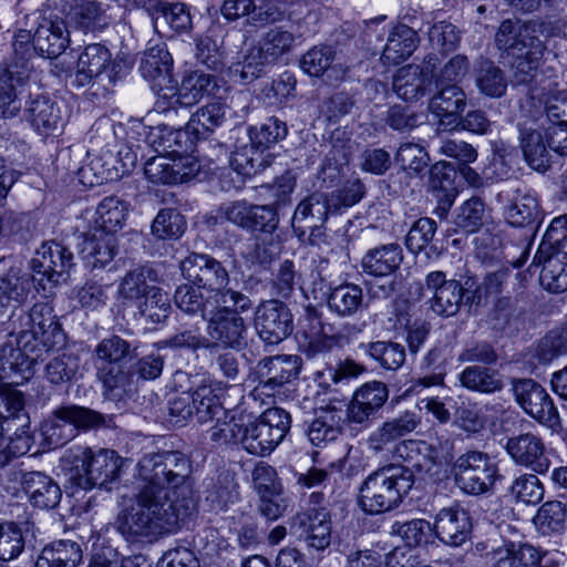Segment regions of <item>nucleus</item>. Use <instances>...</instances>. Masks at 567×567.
<instances>
[{
  "label": "nucleus",
  "instance_id": "1",
  "mask_svg": "<svg viewBox=\"0 0 567 567\" xmlns=\"http://www.w3.org/2000/svg\"><path fill=\"white\" fill-rule=\"evenodd\" d=\"M142 484L115 520L127 539L156 538L179 529L196 507L190 458L181 451L145 454L137 464Z\"/></svg>",
  "mask_w": 567,
  "mask_h": 567
},
{
  "label": "nucleus",
  "instance_id": "2",
  "mask_svg": "<svg viewBox=\"0 0 567 567\" xmlns=\"http://www.w3.org/2000/svg\"><path fill=\"white\" fill-rule=\"evenodd\" d=\"M556 34L567 39V23L546 19H505L501 22L494 42L499 56L508 62L514 84H527L535 79L545 54H551L539 37ZM553 55L556 58L555 53Z\"/></svg>",
  "mask_w": 567,
  "mask_h": 567
},
{
  "label": "nucleus",
  "instance_id": "3",
  "mask_svg": "<svg viewBox=\"0 0 567 567\" xmlns=\"http://www.w3.org/2000/svg\"><path fill=\"white\" fill-rule=\"evenodd\" d=\"M124 460L114 451L75 446L66 450L60 466L68 481L82 489L112 491L118 482Z\"/></svg>",
  "mask_w": 567,
  "mask_h": 567
},
{
  "label": "nucleus",
  "instance_id": "4",
  "mask_svg": "<svg viewBox=\"0 0 567 567\" xmlns=\"http://www.w3.org/2000/svg\"><path fill=\"white\" fill-rule=\"evenodd\" d=\"M414 485L411 468L390 464L371 473L360 487L359 504L370 514H380L398 506Z\"/></svg>",
  "mask_w": 567,
  "mask_h": 567
},
{
  "label": "nucleus",
  "instance_id": "5",
  "mask_svg": "<svg viewBox=\"0 0 567 567\" xmlns=\"http://www.w3.org/2000/svg\"><path fill=\"white\" fill-rule=\"evenodd\" d=\"M209 311L206 326V340H212L210 351L220 346L239 349L244 344L247 330L246 322L240 313L252 308V300L240 291H226L223 300L216 302Z\"/></svg>",
  "mask_w": 567,
  "mask_h": 567
},
{
  "label": "nucleus",
  "instance_id": "6",
  "mask_svg": "<svg viewBox=\"0 0 567 567\" xmlns=\"http://www.w3.org/2000/svg\"><path fill=\"white\" fill-rule=\"evenodd\" d=\"M430 309L440 317L449 318L460 312L463 306L480 305V286L474 278L464 282L447 279L444 271L429 272L421 287Z\"/></svg>",
  "mask_w": 567,
  "mask_h": 567
},
{
  "label": "nucleus",
  "instance_id": "7",
  "mask_svg": "<svg viewBox=\"0 0 567 567\" xmlns=\"http://www.w3.org/2000/svg\"><path fill=\"white\" fill-rule=\"evenodd\" d=\"M17 61L0 66V116L14 117L21 110L18 97L30 76L29 58L32 54V37L27 30H19L12 43Z\"/></svg>",
  "mask_w": 567,
  "mask_h": 567
},
{
  "label": "nucleus",
  "instance_id": "8",
  "mask_svg": "<svg viewBox=\"0 0 567 567\" xmlns=\"http://www.w3.org/2000/svg\"><path fill=\"white\" fill-rule=\"evenodd\" d=\"M106 425V417L94 410L75 404L56 408L42 424V435L48 449L63 446L80 430L87 431Z\"/></svg>",
  "mask_w": 567,
  "mask_h": 567
},
{
  "label": "nucleus",
  "instance_id": "9",
  "mask_svg": "<svg viewBox=\"0 0 567 567\" xmlns=\"http://www.w3.org/2000/svg\"><path fill=\"white\" fill-rule=\"evenodd\" d=\"M288 134L287 124L278 117L266 118L259 125L248 128L250 151L256 150V156H248V151L236 153L234 163L237 164L236 174H257L270 166L272 157L270 154L264 156V151L271 145L286 138Z\"/></svg>",
  "mask_w": 567,
  "mask_h": 567
},
{
  "label": "nucleus",
  "instance_id": "10",
  "mask_svg": "<svg viewBox=\"0 0 567 567\" xmlns=\"http://www.w3.org/2000/svg\"><path fill=\"white\" fill-rule=\"evenodd\" d=\"M454 481L462 492L468 495H484L493 492L499 478L498 467L488 454L467 451L453 463Z\"/></svg>",
  "mask_w": 567,
  "mask_h": 567
},
{
  "label": "nucleus",
  "instance_id": "11",
  "mask_svg": "<svg viewBox=\"0 0 567 567\" xmlns=\"http://www.w3.org/2000/svg\"><path fill=\"white\" fill-rule=\"evenodd\" d=\"M121 72V62L113 60L110 50L101 43L85 47L78 59L74 82L78 86L96 87L93 94L110 92Z\"/></svg>",
  "mask_w": 567,
  "mask_h": 567
},
{
  "label": "nucleus",
  "instance_id": "12",
  "mask_svg": "<svg viewBox=\"0 0 567 567\" xmlns=\"http://www.w3.org/2000/svg\"><path fill=\"white\" fill-rule=\"evenodd\" d=\"M330 212L329 196L313 192L305 197L296 207L291 218L295 235L310 245H319L324 240V224Z\"/></svg>",
  "mask_w": 567,
  "mask_h": 567
},
{
  "label": "nucleus",
  "instance_id": "13",
  "mask_svg": "<svg viewBox=\"0 0 567 567\" xmlns=\"http://www.w3.org/2000/svg\"><path fill=\"white\" fill-rule=\"evenodd\" d=\"M183 276L197 288L215 292V301L223 300L226 291H235L227 288L229 272L217 259L207 254L192 252L181 262Z\"/></svg>",
  "mask_w": 567,
  "mask_h": 567
},
{
  "label": "nucleus",
  "instance_id": "14",
  "mask_svg": "<svg viewBox=\"0 0 567 567\" xmlns=\"http://www.w3.org/2000/svg\"><path fill=\"white\" fill-rule=\"evenodd\" d=\"M512 391L517 404L539 424L555 427L560 417L546 389L533 379H513Z\"/></svg>",
  "mask_w": 567,
  "mask_h": 567
},
{
  "label": "nucleus",
  "instance_id": "15",
  "mask_svg": "<svg viewBox=\"0 0 567 567\" xmlns=\"http://www.w3.org/2000/svg\"><path fill=\"white\" fill-rule=\"evenodd\" d=\"M254 327L266 344H279L293 331L292 313L289 307L278 299L262 301L255 310Z\"/></svg>",
  "mask_w": 567,
  "mask_h": 567
},
{
  "label": "nucleus",
  "instance_id": "16",
  "mask_svg": "<svg viewBox=\"0 0 567 567\" xmlns=\"http://www.w3.org/2000/svg\"><path fill=\"white\" fill-rule=\"evenodd\" d=\"M301 365L302 360L298 355L266 357L257 363L251 375L262 390L275 392L296 380Z\"/></svg>",
  "mask_w": 567,
  "mask_h": 567
},
{
  "label": "nucleus",
  "instance_id": "17",
  "mask_svg": "<svg viewBox=\"0 0 567 567\" xmlns=\"http://www.w3.org/2000/svg\"><path fill=\"white\" fill-rule=\"evenodd\" d=\"M74 265V256L69 248L54 240L43 243L30 261L33 272L42 275L53 284L65 280L64 276Z\"/></svg>",
  "mask_w": 567,
  "mask_h": 567
},
{
  "label": "nucleus",
  "instance_id": "18",
  "mask_svg": "<svg viewBox=\"0 0 567 567\" xmlns=\"http://www.w3.org/2000/svg\"><path fill=\"white\" fill-rule=\"evenodd\" d=\"M389 390L383 382L373 381L360 386L353 394L346 416L350 423L368 426L375 413L384 405Z\"/></svg>",
  "mask_w": 567,
  "mask_h": 567
},
{
  "label": "nucleus",
  "instance_id": "19",
  "mask_svg": "<svg viewBox=\"0 0 567 567\" xmlns=\"http://www.w3.org/2000/svg\"><path fill=\"white\" fill-rule=\"evenodd\" d=\"M429 102L430 112L439 118L440 126L457 128L461 114L466 107V94L456 84L440 85Z\"/></svg>",
  "mask_w": 567,
  "mask_h": 567
},
{
  "label": "nucleus",
  "instance_id": "20",
  "mask_svg": "<svg viewBox=\"0 0 567 567\" xmlns=\"http://www.w3.org/2000/svg\"><path fill=\"white\" fill-rule=\"evenodd\" d=\"M506 451L513 461L543 474L548 471L550 461L545 454V445L540 437L533 433H524L508 439Z\"/></svg>",
  "mask_w": 567,
  "mask_h": 567
},
{
  "label": "nucleus",
  "instance_id": "21",
  "mask_svg": "<svg viewBox=\"0 0 567 567\" xmlns=\"http://www.w3.org/2000/svg\"><path fill=\"white\" fill-rule=\"evenodd\" d=\"M20 484L28 502L34 508L53 509L61 502L62 491L59 484L44 472H24Z\"/></svg>",
  "mask_w": 567,
  "mask_h": 567
},
{
  "label": "nucleus",
  "instance_id": "22",
  "mask_svg": "<svg viewBox=\"0 0 567 567\" xmlns=\"http://www.w3.org/2000/svg\"><path fill=\"white\" fill-rule=\"evenodd\" d=\"M433 530L434 538L442 543L453 547L462 546L472 533L471 517L460 507L442 508L435 516Z\"/></svg>",
  "mask_w": 567,
  "mask_h": 567
},
{
  "label": "nucleus",
  "instance_id": "23",
  "mask_svg": "<svg viewBox=\"0 0 567 567\" xmlns=\"http://www.w3.org/2000/svg\"><path fill=\"white\" fill-rule=\"evenodd\" d=\"M69 42V31L61 19L43 18L32 35L33 51L49 59L61 55Z\"/></svg>",
  "mask_w": 567,
  "mask_h": 567
},
{
  "label": "nucleus",
  "instance_id": "24",
  "mask_svg": "<svg viewBox=\"0 0 567 567\" xmlns=\"http://www.w3.org/2000/svg\"><path fill=\"white\" fill-rule=\"evenodd\" d=\"M65 333L59 322L55 321L51 328H43L37 331H30L22 336L21 351L28 361V368H31L54 348H61L65 344Z\"/></svg>",
  "mask_w": 567,
  "mask_h": 567
},
{
  "label": "nucleus",
  "instance_id": "25",
  "mask_svg": "<svg viewBox=\"0 0 567 567\" xmlns=\"http://www.w3.org/2000/svg\"><path fill=\"white\" fill-rule=\"evenodd\" d=\"M96 378L102 383L105 399L117 402L132 398L137 391V379L131 367L106 365L95 369Z\"/></svg>",
  "mask_w": 567,
  "mask_h": 567
},
{
  "label": "nucleus",
  "instance_id": "26",
  "mask_svg": "<svg viewBox=\"0 0 567 567\" xmlns=\"http://www.w3.org/2000/svg\"><path fill=\"white\" fill-rule=\"evenodd\" d=\"M116 252V235L94 228L83 234L81 256L86 267L103 268L113 260Z\"/></svg>",
  "mask_w": 567,
  "mask_h": 567
},
{
  "label": "nucleus",
  "instance_id": "27",
  "mask_svg": "<svg viewBox=\"0 0 567 567\" xmlns=\"http://www.w3.org/2000/svg\"><path fill=\"white\" fill-rule=\"evenodd\" d=\"M32 127L42 136L48 137L62 131L65 116L60 105L45 95L35 96L28 109Z\"/></svg>",
  "mask_w": 567,
  "mask_h": 567
},
{
  "label": "nucleus",
  "instance_id": "28",
  "mask_svg": "<svg viewBox=\"0 0 567 567\" xmlns=\"http://www.w3.org/2000/svg\"><path fill=\"white\" fill-rule=\"evenodd\" d=\"M420 422V416L412 411H405L395 417L389 419L370 433L367 441L368 446L374 452H381L389 444L413 432Z\"/></svg>",
  "mask_w": 567,
  "mask_h": 567
},
{
  "label": "nucleus",
  "instance_id": "29",
  "mask_svg": "<svg viewBox=\"0 0 567 567\" xmlns=\"http://www.w3.org/2000/svg\"><path fill=\"white\" fill-rule=\"evenodd\" d=\"M505 219L514 227L539 225L542 210L534 194L527 189L515 188L504 208Z\"/></svg>",
  "mask_w": 567,
  "mask_h": 567
},
{
  "label": "nucleus",
  "instance_id": "30",
  "mask_svg": "<svg viewBox=\"0 0 567 567\" xmlns=\"http://www.w3.org/2000/svg\"><path fill=\"white\" fill-rule=\"evenodd\" d=\"M519 147L527 165L539 173H545L550 166L551 155L546 135L540 130L518 124Z\"/></svg>",
  "mask_w": 567,
  "mask_h": 567
},
{
  "label": "nucleus",
  "instance_id": "31",
  "mask_svg": "<svg viewBox=\"0 0 567 567\" xmlns=\"http://www.w3.org/2000/svg\"><path fill=\"white\" fill-rule=\"evenodd\" d=\"M542 267L539 282L544 289L553 293L567 291V252H536L530 267Z\"/></svg>",
  "mask_w": 567,
  "mask_h": 567
},
{
  "label": "nucleus",
  "instance_id": "32",
  "mask_svg": "<svg viewBox=\"0 0 567 567\" xmlns=\"http://www.w3.org/2000/svg\"><path fill=\"white\" fill-rule=\"evenodd\" d=\"M219 90L218 78L200 70L186 74L176 92V103L192 106L202 99L216 95Z\"/></svg>",
  "mask_w": 567,
  "mask_h": 567
},
{
  "label": "nucleus",
  "instance_id": "33",
  "mask_svg": "<svg viewBox=\"0 0 567 567\" xmlns=\"http://www.w3.org/2000/svg\"><path fill=\"white\" fill-rule=\"evenodd\" d=\"M402 261V248L391 243L369 249L361 260V267L369 276H388L395 275Z\"/></svg>",
  "mask_w": 567,
  "mask_h": 567
},
{
  "label": "nucleus",
  "instance_id": "34",
  "mask_svg": "<svg viewBox=\"0 0 567 567\" xmlns=\"http://www.w3.org/2000/svg\"><path fill=\"white\" fill-rule=\"evenodd\" d=\"M157 272L150 266H137L127 271L118 285V295L125 303L135 306L151 290L157 288Z\"/></svg>",
  "mask_w": 567,
  "mask_h": 567
},
{
  "label": "nucleus",
  "instance_id": "35",
  "mask_svg": "<svg viewBox=\"0 0 567 567\" xmlns=\"http://www.w3.org/2000/svg\"><path fill=\"white\" fill-rule=\"evenodd\" d=\"M342 410L336 406L320 409L307 429V435L313 445L334 441L343 430Z\"/></svg>",
  "mask_w": 567,
  "mask_h": 567
},
{
  "label": "nucleus",
  "instance_id": "36",
  "mask_svg": "<svg viewBox=\"0 0 567 567\" xmlns=\"http://www.w3.org/2000/svg\"><path fill=\"white\" fill-rule=\"evenodd\" d=\"M27 312L22 308H16L10 313L0 312V339L16 336L18 349L10 348V357H6L7 348H3L0 353L2 368L9 365L14 369L18 365V359L22 355L21 340L24 333H30L25 323Z\"/></svg>",
  "mask_w": 567,
  "mask_h": 567
},
{
  "label": "nucleus",
  "instance_id": "37",
  "mask_svg": "<svg viewBox=\"0 0 567 567\" xmlns=\"http://www.w3.org/2000/svg\"><path fill=\"white\" fill-rule=\"evenodd\" d=\"M83 558L81 545L73 540H56L43 547L34 567H78Z\"/></svg>",
  "mask_w": 567,
  "mask_h": 567
},
{
  "label": "nucleus",
  "instance_id": "38",
  "mask_svg": "<svg viewBox=\"0 0 567 567\" xmlns=\"http://www.w3.org/2000/svg\"><path fill=\"white\" fill-rule=\"evenodd\" d=\"M29 522L0 520V563L18 559L25 550Z\"/></svg>",
  "mask_w": 567,
  "mask_h": 567
},
{
  "label": "nucleus",
  "instance_id": "39",
  "mask_svg": "<svg viewBox=\"0 0 567 567\" xmlns=\"http://www.w3.org/2000/svg\"><path fill=\"white\" fill-rule=\"evenodd\" d=\"M137 347L128 340L117 336L111 334L103 338L93 351L94 368L106 365H118L126 359L136 357Z\"/></svg>",
  "mask_w": 567,
  "mask_h": 567
},
{
  "label": "nucleus",
  "instance_id": "40",
  "mask_svg": "<svg viewBox=\"0 0 567 567\" xmlns=\"http://www.w3.org/2000/svg\"><path fill=\"white\" fill-rule=\"evenodd\" d=\"M140 72L148 81L172 82L173 58L164 45H155L147 49L141 59Z\"/></svg>",
  "mask_w": 567,
  "mask_h": 567
},
{
  "label": "nucleus",
  "instance_id": "41",
  "mask_svg": "<svg viewBox=\"0 0 567 567\" xmlns=\"http://www.w3.org/2000/svg\"><path fill=\"white\" fill-rule=\"evenodd\" d=\"M493 567H549L546 553L528 544H511L497 553Z\"/></svg>",
  "mask_w": 567,
  "mask_h": 567
},
{
  "label": "nucleus",
  "instance_id": "42",
  "mask_svg": "<svg viewBox=\"0 0 567 567\" xmlns=\"http://www.w3.org/2000/svg\"><path fill=\"white\" fill-rule=\"evenodd\" d=\"M416 43V32L405 24H399L391 31L381 59L386 64H400L413 53Z\"/></svg>",
  "mask_w": 567,
  "mask_h": 567
},
{
  "label": "nucleus",
  "instance_id": "43",
  "mask_svg": "<svg viewBox=\"0 0 567 567\" xmlns=\"http://www.w3.org/2000/svg\"><path fill=\"white\" fill-rule=\"evenodd\" d=\"M227 414L212 385L200 384L193 390V416L198 423L219 422L227 419Z\"/></svg>",
  "mask_w": 567,
  "mask_h": 567
},
{
  "label": "nucleus",
  "instance_id": "44",
  "mask_svg": "<svg viewBox=\"0 0 567 567\" xmlns=\"http://www.w3.org/2000/svg\"><path fill=\"white\" fill-rule=\"evenodd\" d=\"M393 90L405 101H416L430 91V83L419 65L409 64L399 69L394 75Z\"/></svg>",
  "mask_w": 567,
  "mask_h": 567
},
{
  "label": "nucleus",
  "instance_id": "45",
  "mask_svg": "<svg viewBox=\"0 0 567 567\" xmlns=\"http://www.w3.org/2000/svg\"><path fill=\"white\" fill-rule=\"evenodd\" d=\"M462 386L481 393H494L503 389L499 372L483 365L466 367L458 375Z\"/></svg>",
  "mask_w": 567,
  "mask_h": 567
},
{
  "label": "nucleus",
  "instance_id": "46",
  "mask_svg": "<svg viewBox=\"0 0 567 567\" xmlns=\"http://www.w3.org/2000/svg\"><path fill=\"white\" fill-rule=\"evenodd\" d=\"M144 174L154 184H178L187 179L189 173L184 172L181 161L157 155L145 162Z\"/></svg>",
  "mask_w": 567,
  "mask_h": 567
},
{
  "label": "nucleus",
  "instance_id": "47",
  "mask_svg": "<svg viewBox=\"0 0 567 567\" xmlns=\"http://www.w3.org/2000/svg\"><path fill=\"white\" fill-rule=\"evenodd\" d=\"M475 81L480 92L489 97H502L507 90L504 71L488 59H481L475 69Z\"/></svg>",
  "mask_w": 567,
  "mask_h": 567
},
{
  "label": "nucleus",
  "instance_id": "48",
  "mask_svg": "<svg viewBox=\"0 0 567 567\" xmlns=\"http://www.w3.org/2000/svg\"><path fill=\"white\" fill-rule=\"evenodd\" d=\"M226 106L219 102L208 103L198 109L188 121V131L195 132L196 140H206L225 122Z\"/></svg>",
  "mask_w": 567,
  "mask_h": 567
},
{
  "label": "nucleus",
  "instance_id": "49",
  "mask_svg": "<svg viewBox=\"0 0 567 567\" xmlns=\"http://www.w3.org/2000/svg\"><path fill=\"white\" fill-rule=\"evenodd\" d=\"M327 302L338 317H352L363 305L362 288L354 284L340 285L331 290Z\"/></svg>",
  "mask_w": 567,
  "mask_h": 567
},
{
  "label": "nucleus",
  "instance_id": "50",
  "mask_svg": "<svg viewBox=\"0 0 567 567\" xmlns=\"http://www.w3.org/2000/svg\"><path fill=\"white\" fill-rule=\"evenodd\" d=\"M71 20L84 31H101L110 22L106 10L96 0H76Z\"/></svg>",
  "mask_w": 567,
  "mask_h": 567
},
{
  "label": "nucleus",
  "instance_id": "51",
  "mask_svg": "<svg viewBox=\"0 0 567 567\" xmlns=\"http://www.w3.org/2000/svg\"><path fill=\"white\" fill-rule=\"evenodd\" d=\"M243 447L254 455L269 454L279 444L260 417L245 425Z\"/></svg>",
  "mask_w": 567,
  "mask_h": 567
},
{
  "label": "nucleus",
  "instance_id": "52",
  "mask_svg": "<svg viewBox=\"0 0 567 567\" xmlns=\"http://www.w3.org/2000/svg\"><path fill=\"white\" fill-rule=\"evenodd\" d=\"M391 534L398 535L409 547L432 544L434 542L433 525L423 518L396 520L391 526Z\"/></svg>",
  "mask_w": 567,
  "mask_h": 567
},
{
  "label": "nucleus",
  "instance_id": "53",
  "mask_svg": "<svg viewBox=\"0 0 567 567\" xmlns=\"http://www.w3.org/2000/svg\"><path fill=\"white\" fill-rule=\"evenodd\" d=\"M360 349L377 361L382 368L396 370L405 361V349L392 341H375L360 344Z\"/></svg>",
  "mask_w": 567,
  "mask_h": 567
},
{
  "label": "nucleus",
  "instance_id": "54",
  "mask_svg": "<svg viewBox=\"0 0 567 567\" xmlns=\"http://www.w3.org/2000/svg\"><path fill=\"white\" fill-rule=\"evenodd\" d=\"M489 219V212L480 197L473 196L465 200L455 216V225L467 234L480 230Z\"/></svg>",
  "mask_w": 567,
  "mask_h": 567
},
{
  "label": "nucleus",
  "instance_id": "55",
  "mask_svg": "<svg viewBox=\"0 0 567 567\" xmlns=\"http://www.w3.org/2000/svg\"><path fill=\"white\" fill-rule=\"evenodd\" d=\"M127 206L114 196L105 197L96 208V227L94 229L116 234L125 220Z\"/></svg>",
  "mask_w": 567,
  "mask_h": 567
},
{
  "label": "nucleus",
  "instance_id": "56",
  "mask_svg": "<svg viewBox=\"0 0 567 567\" xmlns=\"http://www.w3.org/2000/svg\"><path fill=\"white\" fill-rule=\"evenodd\" d=\"M436 229L437 225L434 219L429 217L419 218L413 223L406 235V248L413 254H419L423 249L429 248L430 251L426 252L427 256H430L431 252L439 256L440 252L436 247L430 245L435 236Z\"/></svg>",
  "mask_w": 567,
  "mask_h": 567
},
{
  "label": "nucleus",
  "instance_id": "57",
  "mask_svg": "<svg viewBox=\"0 0 567 567\" xmlns=\"http://www.w3.org/2000/svg\"><path fill=\"white\" fill-rule=\"evenodd\" d=\"M185 229V217L174 208L161 209L151 226L152 235L162 240L178 239Z\"/></svg>",
  "mask_w": 567,
  "mask_h": 567
},
{
  "label": "nucleus",
  "instance_id": "58",
  "mask_svg": "<svg viewBox=\"0 0 567 567\" xmlns=\"http://www.w3.org/2000/svg\"><path fill=\"white\" fill-rule=\"evenodd\" d=\"M33 287V277L31 275H19L18 272L10 270L4 276L0 277V302L14 301L17 303H22L27 301Z\"/></svg>",
  "mask_w": 567,
  "mask_h": 567
},
{
  "label": "nucleus",
  "instance_id": "59",
  "mask_svg": "<svg viewBox=\"0 0 567 567\" xmlns=\"http://www.w3.org/2000/svg\"><path fill=\"white\" fill-rule=\"evenodd\" d=\"M195 285L184 284L176 288L174 293V302L176 307L187 315L199 313L203 319H207L210 297L205 298L204 295L194 287Z\"/></svg>",
  "mask_w": 567,
  "mask_h": 567
},
{
  "label": "nucleus",
  "instance_id": "60",
  "mask_svg": "<svg viewBox=\"0 0 567 567\" xmlns=\"http://www.w3.org/2000/svg\"><path fill=\"white\" fill-rule=\"evenodd\" d=\"M134 307L137 309L141 317L152 323L165 321L172 309L168 295L159 287L151 290V293L145 296Z\"/></svg>",
  "mask_w": 567,
  "mask_h": 567
},
{
  "label": "nucleus",
  "instance_id": "61",
  "mask_svg": "<svg viewBox=\"0 0 567 567\" xmlns=\"http://www.w3.org/2000/svg\"><path fill=\"white\" fill-rule=\"evenodd\" d=\"M272 64L259 45L247 50L243 60L233 66V73L238 74L244 83H250L265 73V69Z\"/></svg>",
  "mask_w": 567,
  "mask_h": 567
},
{
  "label": "nucleus",
  "instance_id": "62",
  "mask_svg": "<svg viewBox=\"0 0 567 567\" xmlns=\"http://www.w3.org/2000/svg\"><path fill=\"white\" fill-rule=\"evenodd\" d=\"M295 34L280 27L271 28L262 34L259 47L269 60L275 63L289 53L295 43Z\"/></svg>",
  "mask_w": 567,
  "mask_h": 567
},
{
  "label": "nucleus",
  "instance_id": "63",
  "mask_svg": "<svg viewBox=\"0 0 567 567\" xmlns=\"http://www.w3.org/2000/svg\"><path fill=\"white\" fill-rule=\"evenodd\" d=\"M567 506L559 501L544 503L534 518L535 524L544 534L558 533L565 528Z\"/></svg>",
  "mask_w": 567,
  "mask_h": 567
},
{
  "label": "nucleus",
  "instance_id": "64",
  "mask_svg": "<svg viewBox=\"0 0 567 567\" xmlns=\"http://www.w3.org/2000/svg\"><path fill=\"white\" fill-rule=\"evenodd\" d=\"M80 368V357L75 353H62L45 365V378L52 384L71 382Z\"/></svg>",
  "mask_w": 567,
  "mask_h": 567
}]
</instances>
